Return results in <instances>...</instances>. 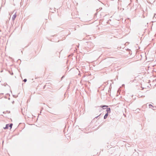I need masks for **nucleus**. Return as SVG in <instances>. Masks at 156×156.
<instances>
[{
  "label": "nucleus",
  "mask_w": 156,
  "mask_h": 156,
  "mask_svg": "<svg viewBox=\"0 0 156 156\" xmlns=\"http://www.w3.org/2000/svg\"><path fill=\"white\" fill-rule=\"evenodd\" d=\"M16 14H15L14 16H13V17H14V19H15V18L16 17Z\"/></svg>",
  "instance_id": "obj_5"
},
{
  "label": "nucleus",
  "mask_w": 156,
  "mask_h": 156,
  "mask_svg": "<svg viewBox=\"0 0 156 156\" xmlns=\"http://www.w3.org/2000/svg\"><path fill=\"white\" fill-rule=\"evenodd\" d=\"M106 111L107 112L108 114V113H110L111 112V109L110 108H108L106 110Z\"/></svg>",
  "instance_id": "obj_2"
},
{
  "label": "nucleus",
  "mask_w": 156,
  "mask_h": 156,
  "mask_svg": "<svg viewBox=\"0 0 156 156\" xmlns=\"http://www.w3.org/2000/svg\"><path fill=\"white\" fill-rule=\"evenodd\" d=\"M100 107L101 108H102L103 109H105V108H105V107H107V106H106V105H104V106H102V105H101L100 106Z\"/></svg>",
  "instance_id": "obj_4"
},
{
  "label": "nucleus",
  "mask_w": 156,
  "mask_h": 156,
  "mask_svg": "<svg viewBox=\"0 0 156 156\" xmlns=\"http://www.w3.org/2000/svg\"><path fill=\"white\" fill-rule=\"evenodd\" d=\"M108 113H106L104 117V119H106L108 117Z\"/></svg>",
  "instance_id": "obj_3"
},
{
  "label": "nucleus",
  "mask_w": 156,
  "mask_h": 156,
  "mask_svg": "<svg viewBox=\"0 0 156 156\" xmlns=\"http://www.w3.org/2000/svg\"><path fill=\"white\" fill-rule=\"evenodd\" d=\"M27 80L26 79H25L24 80V81L25 82H26L27 81Z\"/></svg>",
  "instance_id": "obj_6"
},
{
  "label": "nucleus",
  "mask_w": 156,
  "mask_h": 156,
  "mask_svg": "<svg viewBox=\"0 0 156 156\" xmlns=\"http://www.w3.org/2000/svg\"><path fill=\"white\" fill-rule=\"evenodd\" d=\"M12 124H11L10 125H9V124H7L6 125L5 127L4 128L5 129H8L9 128V126L10 127V129H11L12 127Z\"/></svg>",
  "instance_id": "obj_1"
}]
</instances>
